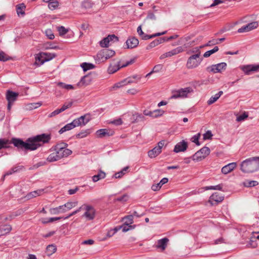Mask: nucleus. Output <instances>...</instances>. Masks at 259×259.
<instances>
[{"instance_id": "nucleus-1", "label": "nucleus", "mask_w": 259, "mask_h": 259, "mask_svg": "<svg viewBox=\"0 0 259 259\" xmlns=\"http://www.w3.org/2000/svg\"><path fill=\"white\" fill-rule=\"evenodd\" d=\"M50 140V136L45 134L28 138L26 142L16 138H12L11 140L5 138L0 139V150L9 148V145L13 144L19 149L33 151L37 149L44 143H48Z\"/></svg>"}, {"instance_id": "nucleus-2", "label": "nucleus", "mask_w": 259, "mask_h": 259, "mask_svg": "<svg viewBox=\"0 0 259 259\" xmlns=\"http://www.w3.org/2000/svg\"><path fill=\"white\" fill-rule=\"evenodd\" d=\"M258 169L259 157H253L246 159L241 164V170L244 172H253Z\"/></svg>"}, {"instance_id": "nucleus-3", "label": "nucleus", "mask_w": 259, "mask_h": 259, "mask_svg": "<svg viewBox=\"0 0 259 259\" xmlns=\"http://www.w3.org/2000/svg\"><path fill=\"white\" fill-rule=\"evenodd\" d=\"M196 50L198 53L191 56L187 60L186 66L188 69L197 68L202 61V59L200 58V51L197 49Z\"/></svg>"}, {"instance_id": "nucleus-4", "label": "nucleus", "mask_w": 259, "mask_h": 259, "mask_svg": "<svg viewBox=\"0 0 259 259\" xmlns=\"http://www.w3.org/2000/svg\"><path fill=\"white\" fill-rule=\"evenodd\" d=\"M193 91L191 87L174 90L171 92V96L170 97L169 99L186 98L188 96V94L193 92Z\"/></svg>"}, {"instance_id": "nucleus-5", "label": "nucleus", "mask_w": 259, "mask_h": 259, "mask_svg": "<svg viewBox=\"0 0 259 259\" xmlns=\"http://www.w3.org/2000/svg\"><path fill=\"white\" fill-rule=\"evenodd\" d=\"M68 144L65 143H60L55 145L54 149L58 152L59 155L61 158L67 157L72 153V151L67 149Z\"/></svg>"}, {"instance_id": "nucleus-6", "label": "nucleus", "mask_w": 259, "mask_h": 259, "mask_svg": "<svg viewBox=\"0 0 259 259\" xmlns=\"http://www.w3.org/2000/svg\"><path fill=\"white\" fill-rule=\"evenodd\" d=\"M209 153V148L207 147H204L193 155L192 159L195 161H201L208 156Z\"/></svg>"}, {"instance_id": "nucleus-7", "label": "nucleus", "mask_w": 259, "mask_h": 259, "mask_svg": "<svg viewBox=\"0 0 259 259\" xmlns=\"http://www.w3.org/2000/svg\"><path fill=\"white\" fill-rule=\"evenodd\" d=\"M115 55V52L108 49H104L97 54V58L101 61L104 62Z\"/></svg>"}, {"instance_id": "nucleus-8", "label": "nucleus", "mask_w": 259, "mask_h": 259, "mask_svg": "<svg viewBox=\"0 0 259 259\" xmlns=\"http://www.w3.org/2000/svg\"><path fill=\"white\" fill-rule=\"evenodd\" d=\"M96 210L94 207L91 205L87 204L85 207V212L83 217H85L88 220H93L95 218Z\"/></svg>"}, {"instance_id": "nucleus-9", "label": "nucleus", "mask_w": 259, "mask_h": 259, "mask_svg": "<svg viewBox=\"0 0 259 259\" xmlns=\"http://www.w3.org/2000/svg\"><path fill=\"white\" fill-rule=\"evenodd\" d=\"M91 120L89 115L86 114L80 117L75 119L72 122L75 126L85 125Z\"/></svg>"}, {"instance_id": "nucleus-10", "label": "nucleus", "mask_w": 259, "mask_h": 259, "mask_svg": "<svg viewBox=\"0 0 259 259\" xmlns=\"http://www.w3.org/2000/svg\"><path fill=\"white\" fill-rule=\"evenodd\" d=\"M258 26V23L256 21L252 22L246 25L243 26L238 29V32L243 33L250 31L253 29L256 28Z\"/></svg>"}, {"instance_id": "nucleus-11", "label": "nucleus", "mask_w": 259, "mask_h": 259, "mask_svg": "<svg viewBox=\"0 0 259 259\" xmlns=\"http://www.w3.org/2000/svg\"><path fill=\"white\" fill-rule=\"evenodd\" d=\"M224 199V196L218 192H215L213 193L210 196L208 202L211 204V205H212L213 204H217L218 203L222 202Z\"/></svg>"}, {"instance_id": "nucleus-12", "label": "nucleus", "mask_w": 259, "mask_h": 259, "mask_svg": "<svg viewBox=\"0 0 259 259\" xmlns=\"http://www.w3.org/2000/svg\"><path fill=\"white\" fill-rule=\"evenodd\" d=\"M241 69L246 74L249 75L252 71H259V64L243 66L241 67Z\"/></svg>"}, {"instance_id": "nucleus-13", "label": "nucleus", "mask_w": 259, "mask_h": 259, "mask_svg": "<svg viewBox=\"0 0 259 259\" xmlns=\"http://www.w3.org/2000/svg\"><path fill=\"white\" fill-rule=\"evenodd\" d=\"M168 241V239L166 237L158 240L155 245V247L157 249H160L161 251H164L167 247Z\"/></svg>"}, {"instance_id": "nucleus-14", "label": "nucleus", "mask_w": 259, "mask_h": 259, "mask_svg": "<svg viewBox=\"0 0 259 259\" xmlns=\"http://www.w3.org/2000/svg\"><path fill=\"white\" fill-rule=\"evenodd\" d=\"M188 147L187 143L183 141L176 144L175 146L174 151L176 153L184 152L186 150Z\"/></svg>"}, {"instance_id": "nucleus-15", "label": "nucleus", "mask_w": 259, "mask_h": 259, "mask_svg": "<svg viewBox=\"0 0 259 259\" xmlns=\"http://www.w3.org/2000/svg\"><path fill=\"white\" fill-rule=\"evenodd\" d=\"M236 162L230 163L222 167V172L223 174L227 175L233 171L236 167Z\"/></svg>"}, {"instance_id": "nucleus-16", "label": "nucleus", "mask_w": 259, "mask_h": 259, "mask_svg": "<svg viewBox=\"0 0 259 259\" xmlns=\"http://www.w3.org/2000/svg\"><path fill=\"white\" fill-rule=\"evenodd\" d=\"M19 94L12 91H8L6 93V99L8 102L14 103L18 97Z\"/></svg>"}, {"instance_id": "nucleus-17", "label": "nucleus", "mask_w": 259, "mask_h": 259, "mask_svg": "<svg viewBox=\"0 0 259 259\" xmlns=\"http://www.w3.org/2000/svg\"><path fill=\"white\" fill-rule=\"evenodd\" d=\"M139 44V40L133 37L130 38L126 41V45L127 49H133L136 48Z\"/></svg>"}, {"instance_id": "nucleus-18", "label": "nucleus", "mask_w": 259, "mask_h": 259, "mask_svg": "<svg viewBox=\"0 0 259 259\" xmlns=\"http://www.w3.org/2000/svg\"><path fill=\"white\" fill-rule=\"evenodd\" d=\"M165 38L164 37H161L159 38L158 39H156L153 41H152L149 44L147 47H146V50H149L155 47L157 45L162 43L165 40Z\"/></svg>"}, {"instance_id": "nucleus-19", "label": "nucleus", "mask_w": 259, "mask_h": 259, "mask_svg": "<svg viewBox=\"0 0 259 259\" xmlns=\"http://www.w3.org/2000/svg\"><path fill=\"white\" fill-rule=\"evenodd\" d=\"M168 182V179L164 178L161 180L160 182L157 184L153 185L151 187V189L154 191H157L159 190L161 186Z\"/></svg>"}, {"instance_id": "nucleus-20", "label": "nucleus", "mask_w": 259, "mask_h": 259, "mask_svg": "<svg viewBox=\"0 0 259 259\" xmlns=\"http://www.w3.org/2000/svg\"><path fill=\"white\" fill-rule=\"evenodd\" d=\"M11 230L12 227L10 225L0 226V237L9 233Z\"/></svg>"}, {"instance_id": "nucleus-21", "label": "nucleus", "mask_w": 259, "mask_h": 259, "mask_svg": "<svg viewBox=\"0 0 259 259\" xmlns=\"http://www.w3.org/2000/svg\"><path fill=\"white\" fill-rule=\"evenodd\" d=\"M58 153V152L57 151H55V152L50 154L47 158V160L49 162H53L61 159V157Z\"/></svg>"}, {"instance_id": "nucleus-22", "label": "nucleus", "mask_w": 259, "mask_h": 259, "mask_svg": "<svg viewBox=\"0 0 259 259\" xmlns=\"http://www.w3.org/2000/svg\"><path fill=\"white\" fill-rule=\"evenodd\" d=\"M93 80V77L91 75L88 74L82 77L80 80V83L84 85H89Z\"/></svg>"}, {"instance_id": "nucleus-23", "label": "nucleus", "mask_w": 259, "mask_h": 259, "mask_svg": "<svg viewBox=\"0 0 259 259\" xmlns=\"http://www.w3.org/2000/svg\"><path fill=\"white\" fill-rule=\"evenodd\" d=\"M161 152V150H160V149L156 146L152 150H149L148 154L149 157L152 158L158 156Z\"/></svg>"}, {"instance_id": "nucleus-24", "label": "nucleus", "mask_w": 259, "mask_h": 259, "mask_svg": "<svg viewBox=\"0 0 259 259\" xmlns=\"http://www.w3.org/2000/svg\"><path fill=\"white\" fill-rule=\"evenodd\" d=\"M35 64L37 66H40L43 64L46 61H45L44 55H41V52L37 54L35 57Z\"/></svg>"}, {"instance_id": "nucleus-25", "label": "nucleus", "mask_w": 259, "mask_h": 259, "mask_svg": "<svg viewBox=\"0 0 259 259\" xmlns=\"http://www.w3.org/2000/svg\"><path fill=\"white\" fill-rule=\"evenodd\" d=\"M97 136L98 138H102L106 136H110L113 135L112 132L110 134L107 129H100L96 132Z\"/></svg>"}, {"instance_id": "nucleus-26", "label": "nucleus", "mask_w": 259, "mask_h": 259, "mask_svg": "<svg viewBox=\"0 0 259 259\" xmlns=\"http://www.w3.org/2000/svg\"><path fill=\"white\" fill-rule=\"evenodd\" d=\"M42 190H37L36 191H34L27 194L25 197L27 199H30L36 197L37 196H39L42 193Z\"/></svg>"}, {"instance_id": "nucleus-27", "label": "nucleus", "mask_w": 259, "mask_h": 259, "mask_svg": "<svg viewBox=\"0 0 259 259\" xmlns=\"http://www.w3.org/2000/svg\"><path fill=\"white\" fill-rule=\"evenodd\" d=\"M105 177L106 173L100 170L97 175H96L92 177V179L93 182H96L101 179L105 178Z\"/></svg>"}, {"instance_id": "nucleus-28", "label": "nucleus", "mask_w": 259, "mask_h": 259, "mask_svg": "<svg viewBox=\"0 0 259 259\" xmlns=\"http://www.w3.org/2000/svg\"><path fill=\"white\" fill-rule=\"evenodd\" d=\"M223 94V91H220L218 93L216 94L214 96L211 97V98L207 101V104L210 105L214 103L219 99V98Z\"/></svg>"}, {"instance_id": "nucleus-29", "label": "nucleus", "mask_w": 259, "mask_h": 259, "mask_svg": "<svg viewBox=\"0 0 259 259\" xmlns=\"http://www.w3.org/2000/svg\"><path fill=\"white\" fill-rule=\"evenodd\" d=\"M75 126L72 122L66 124L63 127H62L59 131L60 134H63L64 132L71 130L74 128Z\"/></svg>"}, {"instance_id": "nucleus-30", "label": "nucleus", "mask_w": 259, "mask_h": 259, "mask_svg": "<svg viewBox=\"0 0 259 259\" xmlns=\"http://www.w3.org/2000/svg\"><path fill=\"white\" fill-rule=\"evenodd\" d=\"M25 8V5L23 3L16 6V11L18 16H20V15H24L25 14L24 10Z\"/></svg>"}, {"instance_id": "nucleus-31", "label": "nucleus", "mask_w": 259, "mask_h": 259, "mask_svg": "<svg viewBox=\"0 0 259 259\" xmlns=\"http://www.w3.org/2000/svg\"><path fill=\"white\" fill-rule=\"evenodd\" d=\"M47 255L48 256H51L54 253H55L57 250V247L54 244H50L46 248Z\"/></svg>"}, {"instance_id": "nucleus-32", "label": "nucleus", "mask_w": 259, "mask_h": 259, "mask_svg": "<svg viewBox=\"0 0 259 259\" xmlns=\"http://www.w3.org/2000/svg\"><path fill=\"white\" fill-rule=\"evenodd\" d=\"M133 218V215H128L123 218L122 221L125 225H130L134 222Z\"/></svg>"}, {"instance_id": "nucleus-33", "label": "nucleus", "mask_w": 259, "mask_h": 259, "mask_svg": "<svg viewBox=\"0 0 259 259\" xmlns=\"http://www.w3.org/2000/svg\"><path fill=\"white\" fill-rule=\"evenodd\" d=\"M41 55H44L45 61H49L54 58L56 55L55 53L41 52Z\"/></svg>"}, {"instance_id": "nucleus-34", "label": "nucleus", "mask_w": 259, "mask_h": 259, "mask_svg": "<svg viewBox=\"0 0 259 259\" xmlns=\"http://www.w3.org/2000/svg\"><path fill=\"white\" fill-rule=\"evenodd\" d=\"M91 132V130L87 129L85 130H83L79 133L78 134L76 135V138H83L87 137L88 135H89Z\"/></svg>"}, {"instance_id": "nucleus-35", "label": "nucleus", "mask_w": 259, "mask_h": 259, "mask_svg": "<svg viewBox=\"0 0 259 259\" xmlns=\"http://www.w3.org/2000/svg\"><path fill=\"white\" fill-rule=\"evenodd\" d=\"M78 204V201H69L64 204V206L66 207L67 210H70L72 208L76 206Z\"/></svg>"}, {"instance_id": "nucleus-36", "label": "nucleus", "mask_w": 259, "mask_h": 259, "mask_svg": "<svg viewBox=\"0 0 259 259\" xmlns=\"http://www.w3.org/2000/svg\"><path fill=\"white\" fill-rule=\"evenodd\" d=\"M120 68H121V67L119 64L114 65H111L109 67L108 71L109 73H114L118 70Z\"/></svg>"}, {"instance_id": "nucleus-37", "label": "nucleus", "mask_w": 259, "mask_h": 259, "mask_svg": "<svg viewBox=\"0 0 259 259\" xmlns=\"http://www.w3.org/2000/svg\"><path fill=\"white\" fill-rule=\"evenodd\" d=\"M81 67L82 68L84 71H86L88 70L93 69L95 66L92 63H83L81 65Z\"/></svg>"}, {"instance_id": "nucleus-38", "label": "nucleus", "mask_w": 259, "mask_h": 259, "mask_svg": "<svg viewBox=\"0 0 259 259\" xmlns=\"http://www.w3.org/2000/svg\"><path fill=\"white\" fill-rule=\"evenodd\" d=\"M58 85L61 88L65 89L67 90H73L74 87L71 84H66L63 82H59L58 83Z\"/></svg>"}, {"instance_id": "nucleus-39", "label": "nucleus", "mask_w": 259, "mask_h": 259, "mask_svg": "<svg viewBox=\"0 0 259 259\" xmlns=\"http://www.w3.org/2000/svg\"><path fill=\"white\" fill-rule=\"evenodd\" d=\"M93 6V3L91 0H84L82 3V7L85 9L91 8Z\"/></svg>"}, {"instance_id": "nucleus-40", "label": "nucleus", "mask_w": 259, "mask_h": 259, "mask_svg": "<svg viewBox=\"0 0 259 259\" xmlns=\"http://www.w3.org/2000/svg\"><path fill=\"white\" fill-rule=\"evenodd\" d=\"M11 58L7 55L5 52L0 51V61L5 62L10 60Z\"/></svg>"}, {"instance_id": "nucleus-41", "label": "nucleus", "mask_w": 259, "mask_h": 259, "mask_svg": "<svg viewBox=\"0 0 259 259\" xmlns=\"http://www.w3.org/2000/svg\"><path fill=\"white\" fill-rule=\"evenodd\" d=\"M218 50H219V48H218V47L216 46L213 49L206 52L204 54L203 56L205 58H207V57H209L212 54L218 52Z\"/></svg>"}, {"instance_id": "nucleus-42", "label": "nucleus", "mask_w": 259, "mask_h": 259, "mask_svg": "<svg viewBox=\"0 0 259 259\" xmlns=\"http://www.w3.org/2000/svg\"><path fill=\"white\" fill-rule=\"evenodd\" d=\"M258 184V183L257 181H250V180H247L244 183V185L246 187H254L256 186Z\"/></svg>"}, {"instance_id": "nucleus-43", "label": "nucleus", "mask_w": 259, "mask_h": 259, "mask_svg": "<svg viewBox=\"0 0 259 259\" xmlns=\"http://www.w3.org/2000/svg\"><path fill=\"white\" fill-rule=\"evenodd\" d=\"M205 190H221L222 189V186L221 185H218L216 186H206L203 188Z\"/></svg>"}, {"instance_id": "nucleus-44", "label": "nucleus", "mask_w": 259, "mask_h": 259, "mask_svg": "<svg viewBox=\"0 0 259 259\" xmlns=\"http://www.w3.org/2000/svg\"><path fill=\"white\" fill-rule=\"evenodd\" d=\"M153 113L154 115L153 118H156L162 116L164 114V111L162 109H156L153 111Z\"/></svg>"}, {"instance_id": "nucleus-45", "label": "nucleus", "mask_w": 259, "mask_h": 259, "mask_svg": "<svg viewBox=\"0 0 259 259\" xmlns=\"http://www.w3.org/2000/svg\"><path fill=\"white\" fill-rule=\"evenodd\" d=\"M46 163V162L45 161H40V162L33 165L32 166H30L29 168V170H33V169H37L38 167H39L40 166L45 165Z\"/></svg>"}, {"instance_id": "nucleus-46", "label": "nucleus", "mask_w": 259, "mask_h": 259, "mask_svg": "<svg viewBox=\"0 0 259 259\" xmlns=\"http://www.w3.org/2000/svg\"><path fill=\"white\" fill-rule=\"evenodd\" d=\"M58 5H59L58 2L56 1H53L52 2L49 3L48 4V7H49V9H51V10H54L56 9L58 7Z\"/></svg>"}, {"instance_id": "nucleus-47", "label": "nucleus", "mask_w": 259, "mask_h": 259, "mask_svg": "<svg viewBox=\"0 0 259 259\" xmlns=\"http://www.w3.org/2000/svg\"><path fill=\"white\" fill-rule=\"evenodd\" d=\"M184 51V49L183 48V47H181V46L177 47V48L171 50L173 56L178 54L182 53Z\"/></svg>"}, {"instance_id": "nucleus-48", "label": "nucleus", "mask_w": 259, "mask_h": 259, "mask_svg": "<svg viewBox=\"0 0 259 259\" xmlns=\"http://www.w3.org/2000/svg\"><path fill=\"white\" fill-rule=\"evenodd\" d=\"M219 72H221L223 70H225L227 66V64L224 62L215 64Z\"/></svg>"}, {"instance_id": "nucleus-49", "label": "nucleus", "mask_w": 259, "mask_h": 259, "mask_svg": "<svg viewBox=\"0 0 259 259\" xmlns=\"http://www.w3.org/2000/svg\"><path fill=\"white\" fill-rule=\"evenodd\" d=\"M206 70L208 71L212 72L214 73H216L219 72V70H218L216 65H212L211 66H208L207 67Z\"/></svg>"}, {"instance_id": "nucleus-50", "label": "nucleus", "mask_w": 259, "mask_h": 259, "mask_svg": "<svg viewBox=\"0 0 259 259\" xmlns=\"http://www.w3.org/2000/svg\"><path fill=\"white\" fill-rule=\"evenodd\" d=\"M200 136V134L199 133L193 136L191 138L192 142L195 143L198 146L200 145V143L198 141Z\"/></svg>"}, {"instance_id": "nucleus-51", "label": "nucleus", "mask_w": 259, "mask_h": 259, "mask_svg": "<svg viewBox=\"0 0 259 259\" xmlns=\"http://www.w3.org/2000/svg\"><path fill=\"white\" fill-rule=\"evenodd\" d=\"M109 43V40L108 38L106 37L103 39L100 42V44L102 47H107L108 46V44Z\"/></svg>"}, {"instance_id": "nucleus-52", "label": "nucleus", "mask_w": 259, "mask_h": 259, "mask_svg": "<svg viewBox=\"0 0 259 259\" xmlns=\"http://www.w3.org/2000/svg\"><path fill=\"white\" fill-rule=\"evenodd\" d=\"M126 85V83H125L124 81V80H123L122 81H120V82H117L116 83H115L112 87V90H115V89H117L118 88H119L121 87H123V85Z\"/></svg>"}, {"instance_id": "nucleus-53", "label": "nucleus", "mask_w": 259, "mask_h": 259, "mask_svg": "<svg viewBox=\"0 0 259 259\" xmlns=\"http://www.w3.org/2000/svg\"><path fill=\"white\" fill-rule=\"evenodd\" d=\"M58 31L60 35H64L68 32V30L62 26L58 27Z\"/></svg>"}, {"instance_id": "nucleus-54", "label": "nucleus", "mask_w": 259, "mask_h": 259, "mask_svg": "<svg viewBox=\"0 0 259 259\" xmlns=\"http://www.w3.org/2000/svg\"><path fill=\"white\" fill-rule=\"evenodd\" d=\"M72 102H69L65 103L61 108V110L63 111H65L67 109L70 108L72 105Z\"/></svg>"}, {"instance_id": "nucleus-55", "label": "nucleus", "mask_w": 259, "mask_h": 259, "mask_svg": "<svg viewBox=\"0 0 259 259\" xmlns=\"http://www.w3.org/2000/svg\"><path fill=\"white\" fill-rule=\"evenodd\" d=\"M156 19V17L155 15L151 12H149L148 15L145 19V21L147 20H155Z\"/></svg>"}, {"instance_id": "nucleus-56", "label": "nucleus", "mask_w": 259, "mask_h": 259, "mask_svg": "<svg viewBox=\"0 0 259 259\" xmlns=\"http://www.w3.org/2000/svg\"><path fill=\"white\" fill-rule=\"evenodd\" d=\"M247 117L248 114L244 112V113L238 116L236 118V120L238 122L241 121Z\"/></svg>"}, {"instance_id": "nucleus-57", "label": "nucleus", "mask_w": 259, "mask_h": 259, "mask_svg": "<svg viewBox=\"0 0 259 259\" xmlns=\"http://www.w3.org/2000/svg\"><path fill=\"white\" fill-rule=\"evenodd\" d=\"M45 33L49 39H53L55 38V36L51 29L46 30Z\"/></svg>"}, {"instance_id": "nucleus-58", "label": "nucleus", "mask_w": 259, "mask_h": 259, "mask_svg": "<svg viewBox=\"0 0 259 259\" xmlns=\"http://www.w3.org/2000/svg\"><path fill=\"white\" fill-rule=\"evenodd\" d=\"M107 38H108L109 42L110 41L115 42V41H117L118 40V37L114 34L109 35L107 37Z\"/></svg>"}, {"instance_id": "nucleus-59", "label": "nucleus", "mask_w": 259, "mask_h": 259, "mask_svg": "<svg viewBox=\"0 0 259 259\" xmlns=\"http://www.w3.org/2000/svg\"><path fill=\"white\" fill-rule=\"evenodd\" d=\"M162 67H163L162 65L157 64L153 67V69L152 71L153 73L154 72H158L162 69Z\"/></svg>"}, {"instance_id": "nucleus-60", "label": "nucleus", "mask_w": 259, "mask_h": 259, "mask_svg": "<svg viewBox=\"0 0 259 259\" xmlns=\"http://www.w3.org/2000/svg\"><path fill=\"white\" fill-rule=\"evenodd\" d=\"M212 136V134H211V131H208L203 135V139L207 140L211 139Z\"/></svg>"}, {"instance_id": "nucleus-61", "label": "nucleus", "mask_w": 259, "mask_h": 259, "mask_svg": "<svg viewBox=\"0 0 259 259\" xmlns=\"http://www.w3.org/2000/svg\"><path fill=\"white\" fill-rule=\"evenodd\" d=\"M128 199V196L126 194H124L123 196L118 197L116 199V201H126Z\"/></svg>"}, {"instance_id": "nucleus-62", "label": "nucleus", "mask_w": 259, "mask_h": 259, "mask_svg": "<svg viewBox=\"0 0 259 259\" xmlns=\"http://www.w3.org/2000/svg\"><path fill=\"white\" fill-rule=\"evenodd\" d=\"M135 61V59L134 58L132 59H131L130 61H127L125 63L120 65V66L121 68H123V67H126V66L133 64V63H134Z\"/></svg>"}, {"instance_id": "nucleus-63", "label": "nucleus", "mask_w": 259, "mask_h": 259, "mask_svg": "<svg viewBox=\"0 0 259 259\" xmlns=\"http://www.w3.org/2000/svg\"><path fill=\"white\" fill-rule=\"evenodd\" d=\"M121 228L122 229V232H126L130 230V229L133 228V227L131 225H125L124 224L123 226H121Z\"/></svg>"}, {"instance_id": "nucleus-64", "label": "nucleus", "mask_w": 259, "mask_h": 259, "mask_svg": "<svg viewBox=\"0 0 259 259\" xmlns=\"http://www.w3.org/2000/svg\"><path fill=\"white\" fill-rule=\"evenodd\" d=\"M62 111L61 110V108L60 109H57L56 110H55V111H54L53 112H52L50 115H49V117H53V116H54L59 113H60L61 112H62Z\"/></svg>"}]
</instances>
